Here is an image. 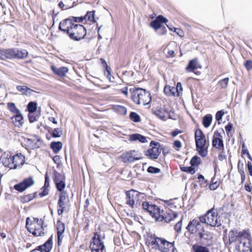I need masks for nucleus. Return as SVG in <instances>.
<instances>
[{
	"label": "nucleus",
	"instance_id": "f257e3e1",
	"mask_svg": "<svg viewBox=\"0 0 252 252\" xmlns=\"http://www.w3.org/2000/svg\"><path fill=\"white\" fill-rule=\"evenodd\" d=\"M252 238L249 229L241 231L231 230L228 233V243L234 244L237 252H252Z\"/></svg>",
	"mask_w": 252,
	"mask_h": 252
},
{
	"label": "nucleus",
	"instance_id": "f03ea898",
	"mask_svg": "<svg viewBox=\"0 0 252 252\" xmlns=\"http://www.w3.org/2000/svg\"><path fill=\"white\" fill-rule=\"evenodd\" d=\"M131 98L132 101L137 104H142L146 105L149 104L151 100V96L149 92L140 88H132L129 89Z\"/></svg>",
	"mask_w": 252,
	"mask_h": 252
},
{
	"label": "nucleus",
	"instance_id": "7ed1b4c3",
	"mask_svg": "<svg viewBox=\"0 0 252 252\" xmlns=\"http://www.w3.org/2000/svg\"><path fill=\"white\" fill-rule=\"evenodd\" d=\"M28 51L25 49L14 48H2L0 49V60L23 59L27 57Z\"/></svg>",
	"mask_w": 252,
	"mask_h": 252
},
{
	"label": "nucleus",
	"instance_id": "20e7f679",
	"mask_svg": "<svg viewBox=\"0 0 252 252\" xmlns=\"http://www.w3.org/2000/svg\"><path fill=\"white\" fill-rule=\"evenodd\" d=\"M150 244L152 248L158 250L160 252H175L176 249L174 242H170L165 239L154 236L151 237Z\"/></svg>",
	"mask_w": 252,
	"mask_h": 252
},
{
	"label": "nucleus",
	"instance_id": "39448f33",
	"mask_svg": "<svg viewBox=\"0 0 252 252\" xmlns=\"http://www.w3.org/2000/svg\"><path fill=\"white\" fill-rule=\"evenodd\" d=\"M218 216V214L215 213L213 208L208 210L204 216L200 217L201 221L211 226L219 227L221 225V222Z\"/></svg>",
	"mask_w": 252,
	"mask_h": 252
},
{
	"label": "nucleus",
	"instance_id": "423d86ee",
	"mask_svg": "<svg viewBox=\"0 0 252 252\" xmlns=\"http://www.w3.org/2000/svg\"><path fill=\"white\" fill-rule=\"evenodd\" d=\"M87 34L85 28L82 25L74 24L68 32L69 38L75 41H79L84 38Z\"/></svg>",
	"mask_w": 252,
	"mask_h": 252
},
{
	"label": "nucleus",
	"instance_id": "0eeeda50",
	"mask_svg": "<svg viewBox=\"0 0 252 252\" xmlns=\"http://www.w3.org/2000/svg\"><path fill=\"white\" fill-rule=\"evenodd\" d=\"M89 248L91 252H106L104 242L101 240L100 235L95 232L91 240Z\"/></svg>",
	"mask_w": 252,
	"mask_h": 252
},
{
	"label": "nucleus",
	"instance_id": "6e6552de",
	"mask_svg": "<svg viewBox=\"0 0 252 252\" xmlns=\"http://www.w3.org/2000/svg\"><path fill=\"white\" fill-rule=\"evenodd\" d=\"M186 229L190 234H193L196 237L204 229L203 222L201 221L200 217L198 219H194L189 221Z\"/></svg>",
	"mask_w": 252,
	"mask_h": 252
},
{
	"label": "nucleus",
	"instance_id": "1a4fd4ad",
	"mask_svg": "<svg viewBox=\"0 0 252 252\" xmlns=\"http://www.w3.org/2000/svg\"><path fill=\"white\" fill-rule=\"evenodd\" d=\"M154 146L145 152V155L152 159H156L158 158L161 153L162 146L160 145L158 142L152 141L150 143V146Z\"/></svg>",
	"mask_w": 252,
	"mask_h": 252
},
{
	"label": "nucleus",
	"instance_id": "9d476101",
	"mask_svg": "<svg viewBox=\"0 0 252 252\" xmlns=\"http://www.w3.org/2000/svg\"><path fill=\"white\" fill-rule=\"evenodd\" d=\"M196 237L199 239L201 244L205 246H211L212 245L213 234L211 232L205 230L204 229Z\"/></svg>",
	"mask_w": 252,
	"mask_h": 252
},
{
	"label": "nucleus",
	"instance_id": "9b49d317",
	"mask_svg": "<svg viewBox=\"0 0 252 252\" xmlns=\"http://www.w3.org/2000/svg\"><path fill=\"white\" fill-rule=\"evenodd\" d=\"M122 161L125 163H129L138 160L141 158L138 152L135 150H131L123 153L121 156Z\"/></svg>",
	"mask_w": 252,
	"mask_h": 252
},
{
	"label": "nucleus",
	"instance_id": "f8f14e48",
	"mask_svg": "<svg viewBox=\"0 0 252 252\" xmlns=\"http://www.w3.org/2000/svg\"><path fill=\"white\" fill-rule=\"evenodd\" d=\"M143 209L149 213L150 215L156 220V218L160 215V210L156 205L150 204L148 202L144 201L142 203Z\"/></svg>",
	"mask_w": 252,
	"mask_h": 252
},
{
	"label": "nucleus",
	"instance_id": "ddd939ff",
	"mask_svg": "<svg viewBox=\"0 0 252 252\" xmlns=\"http://www.w3.org/2000/svg\"><path fill=\"white\" fill-rule=\"evenodd\" d=\"M34 184V181L32 177L25 179L22 182L14 185V189L22 192L28 188L31 187Z\"/></svg>",
	"mask_w": 252,
	"mask_h": 252
},
{
	"label": "nucleus",
	"instance_id": "4468645a",
	"mask_svg": "<svg viewBox=\"0 0 252 252\" xmlns=\"http://www.w3.org/2000/svg\"><path fill=\"white\" fill-rule=\"evenodd\" d=\"M68 194L66 191L60 193L59 198L58 202V206L59 208L57 211L58 215H61L63 213L65 205L66 204V201L68 200Z\"/></svg>",
	"mask_w": 252,
	"mask_h": 252
},
{
	"label": "nucleus",
	"instance_id": "2eb2a0df",
	"mask_svg": "<svg viewBox=\"0 0 252 252\" xmlns=\"http://www.w3.org/2000/svg\"><path fill=\"white\" fill-rule=\"evenodd\" d=\"M177 216V213L173 212L171 210L166 213V214H163V211H162L160 212V215H158V217L156 218V220L159 221L164 220L166 222H170L171 220L176 218Z\"/></svg>",
	"mask_w": 252,
	"mask_h": 252
},
{
	"label": "nucleus",
	"instance_id": "dca6fc26",
	"mask_svg": "<svg viewBox=\"0 0 252 252\" xmlns=\"http://www.w3.org/2000/svg\"><path fill=\"white\" fill-rule=\"evenodd\" d=\"M141 194L138 191L131 189L126 192V203L131 208H133L135 200L138 195Z\"/></svg>",
	"mask_w": 252,
	"mask_h": 252
},
{
	"label": "nucleus",
	"instance_id": "f3484780",
	"mask_svg": "<svg viewBox=\"0 0 252 252\" xmlns=\"http://www.w3.org/2000/svg\"><path fill=\"white\" fill-rule=\"evenodd\" d=\"M12 166L11 169H16L24 165L25 162V158L21 153L16 154L12 156Z\"/></svg>",
	"mask_w": 252,
	"mask_h": 252
},
{
	"label": "nucleus",
	"instance_id": "a211bd4d",
	"mask_svg": "<svg viewBox=\"0 0 252 252\" xmlns=\"http://www.w3.org/2000/svg\"><path fill=\"white\" fill-rule=\"evenodd\" d=\"M74 23L70 18H67L61 21L59 24V30L68 34L70 29L72 28Z\"/></svg>",
	"mask_w": 252,
	"mask_h": 252
},
{
	"label": "nucleus",
	"instance_id": "6ab92c4d",
	"mask_svg": "<svg viewBox=\"0 0 252 252\" xmlns=\"http://www.w3.org/2000/svg\"><path fill=\"white\" fill-rule=\"evenodd\" d=\"M195 142L196 146L206 145L205 136L200 129H198L195 132Z\"/></svg>",
	"mask_w": 252,
	"mask_h": 252
},
{
	"label": "nucleus",
	"instance_id": "aec40b11",
	"mask_svg": "<svg viewBox=\"0 0 252 252\" xmlns=\"http://www.w3.org/2000/svg\"><path fill=\"white\" fill-rule=\"evenodd\" d=\"M0 161L5 166L9 168L10 169L12 166V156L10 153H4L0 158Z\"/></svg>",
	"mask_w": 252,
	"mask_h": 252
},
{
	"label": "nucleus",
	"instance_id": "412c9836",
	"mask_svg": "<svg viewBox=\"0 0 252 252\" xmlns=\"http://www.w3.org/2000/svg\"><path fill=\"white\" fill-rule=\"evenodd\" d=\"M52 247V236H51L45 243L38 246L36 249L39 252H50Z\"/></svg>",
	"mask_w": 252,
	"mask_h": 252
},
{
	"label": "nucleus",
	"instance_id": "4be33fe9",
	"mask_svg": "<svg viewBox=\"0 0 252 252\" xmlns=\"http://www.w3.org/2000/svg\"><path fill=\"white\" fill-rule=\"evenodd\" d=\"M154 114L157 117L162 120H166L169 115V112L167 108L164 106L163 108H159L153 111Z\"/></svg>",
	"mask_w": 252,
	"mask_h": 252
},
{
	"label": "nucleus",
	"instance_id": "5701e85b",
	"mask_svg": "<svg viewBox=\"0 0 252 252\" xmlns=\"http://www.w3.org/2000/svg\"><path fill=\"white\" fill-rule=\"evenodd\" d=\"M51 70L55 75L61 78L64 77L69 70L67 67L62 66L58 68L54 66H51Z\"/></svg>",
	"mask_w": 252,
	"mask_h": 252
},
{
	"label": "nucleus",
	"instance_id": "b1692460",
	"mask_svg": "<svg viewBox=\"0 0 252 252\" xmlns=\"http://www.w3.org/2000/svg\"><path fill=\"white\" fill-rule=\"evenodd\" d=\"M10 119L15 126L20 127L24 124V118L21 113L12 116Z\"/></svg>",
	"mask_w": 252,
	"mask_h": 252
},
{
	"label": "nucleus",
	"instance_id": "393cba45",
	"mask_svg": "<svg viewBox=\"0 0 252 252\" xmlns=\"http://www.w3.org/2000/svg\"><path fill=\"white\" fill-rule=\"evenodd\" d=\"M201 68V65L198 63V59L195 58L189 62L186 69L188 72H193L195 69Z\"/></svg>",
	"mask_w": 252,
	"mask_h": 252
},
{
	"label": "nucleus",
	"instance_id": "a878e982",
	"mask_svg": "<svg viewBox=\"0 0 252 252\" xmlns=\"http://www.w3.org/2000/svg\"><path fill=\"white\" fill-rule=\"evenodd\" d=\"M129 140L130 141L138 140L142 143L148 142L146 137L139 133H134L129 135Z\"/></svg>",
	"mask_w": 252,
	"mask_h": 252
},
{
	"label": "nucleus",
	"instance_id": "bb28decb",
	"mask_svg": "<svg viewBox=\"0 0 252 252\" xmlns=\"http://www.w3.org/2000/svg\"><path fill=\"white\" fill-rule=\"evenodd\" d=\"M31 226H34V230L33 231V235L34 236H40L44 235V228L46 227L47 225L45 226H36L34 223H31Z\"/></svg>",
	"mask_w": 252,
	"mask_h": 252
},
{
	"label": "nucleus",
	"instance_id": "cd10ccee",
	"mask_svg": "<svg viewBox=\"0 0 252 252\" xmlns=\"http://www.w3.org/2000/svg\"><path fill=\"white\" fill-rule=\"evenodd\" d=\"M212 146L218 150L224 151V144L222 139H213L212 140Z\"/></svg>",
	"mask_w": 252,
	"mask_h": 252
},
{
	"label": "nucleus",
	"instance_id": "c85d7f7f",
	"mask_svg": "<svg viewBox=\"0 0 252 252\" xmlns=\"http://www.w3.org/2000/svg\"><path fill=\"white\" fill-rule=\"evenodd\" d=\"M26 142L27 146L32 149L39 147L38 144L39 141L35 139L28 138L26 140Z\"/></svg>",
	"mask_w": 252,
	"mask_h": 252
},
{
	"label": "nucleus",
	"instance_id": "c756f323",
	"mask_svg": "<svg viewBox=\"0 0 252 252\" xmlns=\"http://www.w3.org/2000/svg\"><path fill=\"white\" fill-rule=\"evenodd\" d=\"M196 150L200 156L206 157L208 155V147L206 145L196 146Z\"/></svg>",
	"mask_w": 252,
	"mask_h": 252
},
{
	"label": "nucleus",
	"instance_id": "7c9ffc66",
	"mask_svg": "<svg viewBox=\"0 0 252 252\" xmlns=\"http://www.w3.org/2000/svg\"><path fill=\"white\" fill-rule=\"evenodd\" d=\"M63 146V144L61 142L57 141V142H52L50 144V147L54 151V152L56 154L58 153L62 149Z\"/></svg>",
	"mask_w": 252,
	"mask_h": 252
},
{
	"label": "nucleus",
	"instance_id": "2f4dec72",
	"mask_svg": "<svg viewBox=\"0 0 252 252\" xmlns=\"http://www.w3.org/2000/svg\"><path fill=\"white\" fill-rule=\"evenodd\" d=\"M212 116L211 114H207L203 117L202 124L206 128L208 127L212 121Z\"/></svg>",
	"mask_w": 252,
	"mask_h": 252
},
{
	"label": "nucleus",
	"instance_id": "473e14b6",
	"mask_svg": "<svg viewBox=\"0 0 252 252\" xmlns=\"http://www.w3.org/2000/svg\"><path fill=\"white\" fill-rule=\"evenodd\" d=\"M192 250L194 252H210L209 249L206 246H202L197 244L193 245Z\"/></svg>",
	"mask_w": 252,
	"mask_h": 252
},
{
	"label": "nucleus",
	"instance_id": "72a5a7b5",
	"mask_svg": "<svg viewBox=\"0 0 252 252\" xmlns=\"http://www.w3.org/2000/svg\"><path fill=\"white\" fill-rule=\"evenodd\" d=\"M177 88L172 87L170 86H165L164 88V93L168 96L175 95V91Z\"/></svg>",
	"mask_w": 252,
	"mask_h": 252
},
{
	"label": "nucleus",
	"instance_id": "f704fd0d",
	"mask_svg": "<svg viewBox=\"0 0 252 252\" xmlns=\"http://www.w3.org/2000/svg\"><path fill=\"white\" fill-rule=\"evenodd\" d=\"M53 180L54 183L60 182V181H64L65 180V176L63 173H61L57 171H55Z\"/></svg>",
	"mask_w": 252,
	"mask_h": 252
},
{
	"label": "nucleus",
	"instance_id": "c9c22d12",
	"mask_svg": "<svg viewBox=\"0 0 252 252\" xmlns=\"http://www.w3.org/2000/svg\"><path fill=\"white\" fill-rule=\"evenodd\" d=\"M101 65L103 66V67L105 68V72L104 74L106 76H107L109 77V75H110V71L111 70V68L108 66V65L107 64L106 62L104 59L103 58H101L100 59Z\"/></svg>",
	"mask_w": 252,
	"mask_h": 252
},
{
	"label": "nucleus",
	"instance_id": "e433bc0d",
	"mask_svg": "<svg viewBox=\"0 0 252 252\" xmlns=\"http://www.w3.org/2000/svg\"><path fill=\"white\" fill-rule=\"evenodd\" d=\"M7 108L9 111L12 113L16 114L20 113L21 112L19 109L17 108L14 103L9 102L7 103Z\"/></svg>",
	"mask_w": 252,
	"mask_h": 252
},
{
	"label": "nucleus",
	"instance_id": "4c0bfd02",
	"mask_svg": "<svg viewBox=\"0 0 252 252\" xmlns=\"http://www.w3.org/2000/svg\"><path fill=\"white\" fill-rule=\"evenodd\" d=\"M57 234L63 235L65 229L64 224L61 220L57 222Z\"/></svg>",
	"mask_w": 252,
	"mask_h": 252
},
{
	"label": "nucleus",
	"instance_id": "58836bf2",
	"mask_svg": "<svg viewBox=\"0 0 252 252\" xmlns=\"http://www.w3.org/2000/svg\"><path fill=\"white\" fill-rule=\"evenodd\" d=\"M27 109L29 113H33L37 109V103L35 102L30 101L27 105Z\"/></svg>",
	"mask_w": 252,
	"mask_h": 252
},
{
	"label": "nucleus",
	"instance_id": "ea45409f",
	"mask_svg": "<svg viewBox=\"0 0 252 252\" xmlns=\"http://www.w3.org/2000/svg\"><path fill=\"white\" fill-rule=\"evenodd\" d=\"M200 162L201 159L197 156H193L190 161V164L193 167L198 166L200 164Z\"/></svg>",
	"mask_w": 252,
	"mask_h": 252
},
{
	"label": "nucleus",
	"instance_id": "a19ab883",
	"mask_svg": "<svg viewBox=\"0 0 252 252\" xmlns=\"http://www.w3.org/2000/svg\"><path fill=\"white\" fill-rule=\"evenodd\" d=\"M55 184L56 185L57 189L59 191H60V192L64 191L63 189L65 187V180L60 181V182L55 183Z\"/></svg>",
	"mask_w": 252,
	"mask_h": 252
},
{
	"label": "nucleus",
	"instance_id": "79ce46f5",
	"mask_svg": "<svg viewBox=\"0 0 252 252\" xmlns=\"http://www.w3.org/2000/svg\"><path fill=\"white\" fill-rule=\"evenodd\" d=\"M16 89L21 92L23 94L27 95L28 92H30L31 90L26 86L18 85L16 87Z\"/></svg>",
	"mask_w": 252,
	"mask_h": 252
},
{
	"label": "nucleus",
	"instance_id": "37998d69",
	"mask_svg": "<svg viewBox=\"0 0 252 252\" xmlns=\"http://www.w3.org/2000/svg\"><path fill=\"white\" fill-rule=\"evenodd\" d=\"M94 11H88L84 16L85 19H88L89 21L92 22H96L94 19Z\"/></svg>",
	"mask_w": 252,
	"mask_h": 252
},
{
	"label": "nucleus",
	"instance_id": "c03bdc74",
	"mask_svg": "<svg viewBox=\"0 0 252 252\" xmlns=\"http://www.w3.org/2000/svg\"><path fill=\"white\" fill-rule=\"evenodd\" d=\"M229 80V78L226 77L224 79L220 80L218 82V84L220 87L221 89H225L227 88L228 86Z\"/></svg>",
	"mask_w": 252,
	"mask_h": 252
},
{
	"label": "nucleus",
	"instance_id": "a18cd8bd",
	"mask_svg": "<svg viewBox=\"0 0 252 252\" xmlns=\"http://www.w3.org/2000/svg\"><path fill=\"white\" fill-rule=\"evenodd\" d=\"M181 171L183 172H185L188 173H190L191 174H193L195 172V170L194 167H193L191 165V166L187 167V166H183L180 167Z\"/></svg>",
	"mask_w": 252,
	"mask_h": 252
},
{
	"label": "nucleus",
	"instance_id": "49530a36",
	"mask_svg": "<svg viewBox=\"0 0 252 252\" xmlns=\"http://www.w3.org/2000/svg\"><path fill=\"white\" fill-rule=\"evenodd\" d=\"M129 118L131 120L135 123H137L140 121V117L139 115L136 112H130L129 114Z\"/></svg>",
	"mask_w": 252,
	"mask_h": 252
},
{
	"label": "nucleus",
	"instance_id": "de8ad7c7",
	"mask_svg": "<svg viewBox=\"0 0 252 252\" xmlns=\"http://www.w3.org/2000/svg\"><path fill=\"white\" fill-rule=\"evenodd\" d=\"M63 134V131L62 130H61L59 128H55L52 133H51V135L54 138H57L60 137Z\"/></svg>",
	"mask_w": 252,
	"mask_h": 252
},
{
	"label": "nucleus",
	"instance_id": "09e8293b",
	"mask_svg": "<svg viewBox=\"0 0 252 252\" xmlns=\"http://www.w3.org/2000/svg\"><path fill=\"white\" fill-rule=\"evenodd\" d=\"M30 221H31L30 218L29 217L27 218L26 219V226L28 231L33 235L34 226L30 225Z\"/></svg>",
	"mask_w": 252,
	"mask_h": 252
},
{
	"label": "nucleus",
	"instance_id": "8fccbe9b",
	"mask_svg": "<svg viewBox=\"0 0 252 252\" xmlns=\"http://www.w3.org/2000/svg\"><path fill=\"white\" fill-rule=\"evenodd\" d=\"M160 169L158 168L150 166L147 169V172L151 174H157L159 173Z\"/></svg>",
	"mask_w": 252,
	"mask_h": 252
},
{
	"label": "nucleus",
	"instance_id": "3c124183",
	"mask_svg": "<svg viewBox=\"0 0 252 252\" xmlns=\"http://www.w3.org/2000/svg\"><path fill=\"white\" fill-rule=\"evenodd\" d=\"M116 109V110L121 115H126V114L127 109L125 106L118 105Z\"/></svg>",
	"mask_w": 252,
	"mask_h": 252
},
{
	"label": "nucleus",
	"instance_id": "603ef678",
	"mask_svg": "<svg viewBox=\"0 0 252 252\" xmlns=\"http://www.w3.org/2000/svg\"><path fill=\"white\" fill-rule=\"evenodd\" d=\"M150 26L155 30H158L161 28V25L159 22L156 20L152 21L150 23Z\"/></svg>",
	"mask_w": 252,
	"mask_h": 252
},
{
	"label": "nucleus",
	"instance_id": "864d4df0",
	"mask_svg": "<svg viewBox=\"0 0 252 252\" xmlns=\"http://www.w3.org/2000/svg\"><path fill=\"white\" fill-rule=\"evenodd\" d=\"M156 19L159 22V23H160V25L162 23L166 24L168 22V20L162 15H158L156 17Z\"/></svg>",
	"mask_w": 252,
	"mask_h": 252
},
{
	"label": "nucleus",
	"instance_id": "5fc2aeb1",
	"mask_svg": "<svg viewBox=\"0 0 252 252\" xmlns=\"http://www.w3.org/2000/svg\"><path fill=\"white\" fill-rule=\"evenodd\" d=\"M224 114V112L222 110L218 111L215 116L216 120L218 121L221 120Z\"/></svg>",
	"mask_w": 252,
	"mask_h": 252
},
{
	"label": "nucleus",
	"instance_id": "6e6d98bb",
	"mask_svg": "<svg viewBox=\"0 0 252 252\" xmlns=\"http://www.w3.org/2000/svg\"><path fill=\"white\" fill-rule=\"evenodd\" d=\"M35 193H34V194H29L25 195L23 197V199L24 200V201L29 202L35 197L34 194Z\"/></svg>",
	"mask_w": 252,
	"mask_h": 252
},
{
	"label": "nucleus",
	"instance_id": "4d7b16f0",
	"mask_svg": "<svg viewBox=\"0 0 252 252\" xmlns=\"http://www.w3.org/2000/svg\"><path fill=\"white\" fill-rule=\"evenodd\" d=\"M244 66L248 70H250L252 69V61L247 60L244 63Z\"/></svg>",
	"mask_w": 252,
	"mask_h": 252
},
{
	"label": "nucleus",
	"instance_id": "13d9d810",
	"mask_svg": "<svg viewBox=\"0 0 252 252\" xmlns=\"http://www.w3.org/2000/svg\"><path fill=\"white\" fill-rule=\"evenodd\" d=\"M182 225V224L181 220L175 224L174 226L175 230L178 232H180L181 231Z\"/></svg>",
	"mask_w": 252,
	"mask_h": 252
},
{
	"label": "nucleus",
	"instance_id": "bf43d9fd",
	"mask_svg": "<svg viewBox=\"0 0 252 252\" xmlns=\"http://www.w3.org/2000/svg\"><path fill=\"white\" fill-rule=\"evenodd\" d=\"M74 22H82L85 19L84 17H72L70 18Z\"/></svg>",
	"mask_w": 252,
	"mask_h": 252
},
{
	"label": "nucleus",
	"instance_id": "052dcab7",
	"mask_svg": "<svg viewBox=\"0 0 252 252\" xmlns=\"http://www.w3.org/2000/svg\"><path fill=\"white\" fill-rule=\"evenodd\" d=\"M167 30L165 27H162L161 26V28L160 29H158V33L159 35H162L163 34H165L166 33Z\"/></svg>",
	"mask_w": 252,
	"mask_h": 252
},
{
	"label": "nucleus",
	"instance_id": "680f3d73",
	"mask_svg": "<svg viewBox=\"0 0 252 252\" xmlns=\"http://www.w3.org/2000/svg\"><path fill=\"white\" fill-rule=\"evenodd\" d=\"M32 114V113H29L28 115L29 122L31 123H32L37 121L36 117Z\"/></svg>",
	"mask_w": 252,
	"mask_h": 252
},
{
	"label": "nucleus",
	"instance_id": "e2e57ef3",
	"mask_svg": "<svg viewBox=\"0 0 252 252\" xmlns=\"http://www.w3.org/2000/svg\"><path fill=\"white\" fill-rule=\"evenodd\" d=\"M213 139H222V136L220 132H219L218 130H216L215 131L213 136Z\"/></svg>",
	"mask_w": 252,
	"mask_h": 252
},
{
	"label": "nucleus",
	"instance_id": "0e129e2a",
	"mask_svg": "<svg viewBox=\"0 0 252 252\" xmlns=\"http://www.w3.org/2000/svg\"><path fill=\"white\" fill-rule=\"evenodd\" d=\"M49 187V178L48 177L47 173L45 175V182L43 188H47Z\"/></svg>",
	"mask_w": 252,
	"mask_h": 252
},
{
	"label": "nucleus",
	"instance_id": "69168bd1",
	"mask_svg": "<svg viewBox=\"0 0 252 252\" xmlns=\"http://www.w3.org/2000/svg\"><path fill=\"white\" fill-rule=\"evenodd\" d=\"M232 127L233 125L230 123H228L225 126V129L227 134H228L229 132L232 130Z\"/></svg>",
	"mask_w": 252,
	"mask_h": 252
},
{
	"label": "nucleus",
	"instance_id": "338daca9",
	"mask_svg": "<svg viewBox=\"0 0 252 252\" xmlns=\"http://www.w3.org/2000/svg\"><path fill=\"white\" fill-rule=\"evenodd\" d=\"M247 166L250 175L252 176V163L251 161H248Z\"/></svg>",
	"mask_w": 252,
	"mask_h": 252
},
{
	"label": "nucleus",
	"instance_id": "774afa93",
	"mask_svg": "<svg viewBox=\"0 0 252 252\" xmlns=\"http://www.w3.org/2000/svg\"><path fill=\"white\" fill-rule=\"evenodd\" d=\"M219 184L217 182H215L209 185V189L210 190H214L218 188Z\"/></svg>",
	"mask_w": 252,
	"mask_h": 252
}]
</instances>
